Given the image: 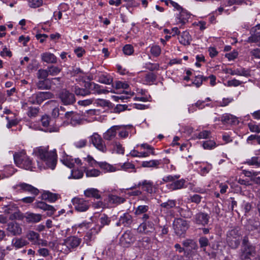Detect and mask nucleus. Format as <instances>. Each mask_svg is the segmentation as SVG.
<instances>
[{
  "label": "nucleus",
  "mask_w": 260,
  "mask_h": 260,
  "mask_svg": "<svg viewBox=\"0 0 260 260\" xmlns=\"http://www.w3.org/2000/svg\"><path fill=\"white\" fill-rule=\"evenodd\" d=\"M34 153L45 162L48 168L51 169L55 168L57 162V154L55 151H49L45 148L40 147L34 149Z\"/></svg>",
  "instance_id": "obj_1"
},
{
  "label": "nucleus",
  "mask_w": 260,
  "mask_h": 260,
  "mask_svg": "<svg viewBox=\"0 0 260 260\" xmlns=\"http://www.w3.org/2000/svg\"><path fill=\"white\" fill-rule=\"evenodd\" d=\"M176 203L175 200H169L167 202L161 203L160 206L167 209H170L176 206Z\"/></svg>",
  "instance_id": "obj_47"
},
{
  "label": "nucleus",
  "mask_w": 260,
  "mask_h": 260,
  "mask_svg": "<svg viewBox=\"0 0 260 260\" xmlns=\"http://www.w3.org/2000/svg\"><path fill=\"white\" fill-rule=\"evenodd\" d=\"M41 58L43 61L48 63H56L57 58L52 53L49 52L44 53L41 55Z\"/></svg>",
  "instance_id": "obj_22"
},
{
  "label": "nucleus",
  "mask_w": 260,
  "mask_h": 260,
  "mask_svg": "<svg viewBox=\"0 0 260 260\" xmlns=\"http://www.w3.org/2000/svg\"><path fill=\"white\" fill-rule=\"evenodd\" d=\"M24 218L28 222H38L41 220L42 216L39 214L27 213Z\"/></svg>",
  "instance_id": "obj_24"
},
{
  "label": "nucleus",
  "mask_w": 260,
  "mask_h": 260,
  "mask_svg": "<svg viewBox=\"0 0 260 260\" xmlns=\"http://www.w3.org/2000/svg\"><path fill=\"white\" fill-rule=\"evenodd\" d=\"M148 210V206L146 205L139 206L135 210V214L137 215L145 213Z\"/></svg>",
  "instance_id": "obj_50"
},
{
  "label": "nucleus",
  "mask_w": 260,
  "mask_h": 260,
  "mask_svg": "<svg viewBox=\"0 0 260 260\" xmlns=\"http://www.w3.org/2000/svg\"><path fill=\"white\" fill-rule=\"evenodd\" d=\"M54 98V94L50 91H40L33 94L29 97L28 102L32 104L40 105L44 101Z\"/></svg>",
  "instance_id": "obj_6"
},
{
  "label": "nucleus",
  "mask_w": 260,
  "mask_h": 260,
  "mask_svg": "<svg viewBox=\"0 0 260 260\" xmlns=\"http://www.w3.org/2000/svg\"><path fill=\"white\" fill-rule=\"evenodd\" d=\"M160 48L157 45L153 46L151 48V53L155 56H158L160 54Z\"/></svg>",
  "instance_id": "obj_60"
},
{
  "label": "nucleus",
  "mask_w": 260,
  "mask_h": 260,
  "mask_svg": "<svg viewBox=\"0 0 260 260\" xmlns=\"http://www.w3.org/2000/svg\"><path fill=\"white\" fill-rule=\"evenodd\" d=\"M199 242L200 247L203 248L205 250L204 248L209 244L208 239L206 237H202L199 239Z\"/></svg>",
  "instance_id": "obj_58"
},
{
  "label": "nucleus",
  "mask_w": 260,
  "mask_h": 260,
  "mask_svg": "<svg viewBox=\"0 0 260 260\" xmlns=\"http://www.w3.org/2000/svg\"><path fill=\"white\" fill-rule=\"evenodd\" d=\"M211 134V132L209 131H203L201 132H200L198 136H197V138L199 139H207L209 138V136Z\"/></svg>",
  "instance_id": "obj_62"
},
{
  "label": "nucleus",
  "mask_w": 260,
  "mask_h": 260,
  "mask_svg": "<svg viewBox=\"0 0 260 260\" xmlns=\"http://www.w3.org/2000/svg\"><path fill=\"white\" fill-rule=\"evenodd\" d=\"M205 102V101H204L199 100L196 103L194 104V105L192 104L188 108V110L189 113L193 112L194 111L196 110L194 109V107H196L199 109H203L205 107V106L204 105V103Z\"/></svg>",
  "instance_id": "obj_38"
},
{
  "label": "nucleus",
  "mask_w": 260,
  "mask_h": 260,
  "mask_svg": "<svg viewBox=\"0 0 260 260\" xmlns=\"http://www.w3.org/2000/svg\"><path fill=\"white\" fill-rule=\"evenodd\" d=\"M226 73H229L232 75H236L243 76H245V77H249L250 75L249 71L247 70H246L244 68H239V69H237L234 70L230 69L228 70V71L226 72Z\"/></svg>",
  "instance_id": "obj_17"
},
{
  "label": "nucleus",
  "mask_w": 260,
  "mask_h": 260,
  "mask_svg": "<svg viewBox=\"0 0 260 260\" xmlns=\"http://www.w3.org/2000/svg\"><path fill=\"white\" fill-rule=\"evenodd\" d=\"M186 250L191 251L197 249L198 246L196 242L192 239H186L182 243Z\"/></svg>",
  "instance_id": "obj_23"
},
{
  "label": "nucleus",
  "mask_w": 260,
  "mask_h": 260,
  "mask_svg": "<svg viewBox=\"0 0 260 260\" xmlns=\"http://www.w3.org/2000/svg\"><path fill=\"white\" fill-rule=\"evenodd\" d=\"M248 43H257L260 42V35L257 34H251L247 41Z\"/></svg>",
  "instance_id": "obj_48"
},
{
  "label": "nucleus",
  "mask_w": 260,
  "mask_h": 260,
  "mask_svg": "<svg viewBox=\"0 0 260 260\" xmlns=\"http://www.w3.org/2000/svg\"><path fill=\"white\" fill-rule=\"evenodd\" d=\"M75 208L80 212H84L88 209V203L83 199L74 198L72 200Z\"/></svg>",
  "instance_id": "obj_10"
},
{
  "label": "nucleus",
  "mask_w": 260,
  "mask_h": 260,
  "mask_svg": "<svg viewBox=\"0 0 260 260\" xmlns=\"http://www.w3.org/2000/svg\"><path fill=\"white\" fill-rule=\"evenodd\" d=\"M216 146V143L212 140H208L204 142L203 147L206 149H211Z\"/></svg>",
  "instance_id": "obj_49"
},
{
  "label": "nucleus",
  "mask_w": 260,
  "mask_h": 260,
  "mask_svg": "<svg viewBox=\"0 0 260 260\" xmlns=\"http://www.w3.org/2000/svg\"><path fill=\"white\" fill-rule=\"evenodd\" d=\"M84 195L87 198L98 199V190L95 188H89L84 191Z\"/></svg>",
  "instance_id": "obj_39"
},
{
  "label": "nucleus",
  "mask_w": 260,
  "mask_h": 260,
  "mask_svg": "<svg viewBox=\"0 0 260 260\" xmlns=\"http://www.w3.org/2000/svg\"><path fill=\"white\" fill-rule=\"evenodd\" d=\"M58 97L64 105H72L76 101L74 94L70 92L66 89L61 90L59 93Z\"/></svg>",
  "instance_id": "obj_7"
},
{
  "label": "nucleus",
  "mask_w": 260,
  "mask_h": 260,
  "mask_svg": "<svg viewBox=\"0 0 260 260\" xmlns=\"http://www.w3.org/2000/svg\"><path fill=\"white\" fill-rule=\"evenodd\" d=\"M136 241V237L130 230L126 231L120 238V244L125 247H129Z\"/></svg>",
  "instance_id": "obj_8"
},
{
  "label": "nucleus",
  "mask_w": 260,
  "mask_h": 260,
  "mask_svg": "<svg viewBox=\"0 0 260 260\" xmlns=\"http://www.w3.org/2000/svg\"><path fill=\"white\" fill-rule=\"evenodd\" d=\"M246 164L249 166H256L257 167L260 166V157L254 156L251 158L247 160Z\"/></svg>",
  "instance_id": "obj_44"
},
{
  "label": "nucleus",
  "mask_w": 260,
  "mask_h": 260,
  "mask_svg": "<svg viewBox=\"0 0 260 260\" xmlns=\"http://www.w3.org/2000/svg\"><path fill=\"white\" fill-rule=\"evenodd\" d=\"M7 231L13 236L20 235L22 233V229L16 222H10L7 224Z\"/></svg>",
  "instance_id": "obj_14"
},
{
  "label": "nucleus",
  "mask_w": 260,
  "mask_h": 260,
  "mask_svg": "<svg viewBox=\"0 0 260 260\" xmlns=\"http://www.w3.org/2000/svg\"><path fill=\"white\" fill-rule=\"evenodd\" d=\"M153 183L151 181L144 180L143 181L142 187L144 190L149 193L153 192Z\"/></svg>",
  "instance_id": "obj_32"
},
{
  "label": "nucleus",
  "mask_w": 260,
  "mask_h": 260,
  "mask_svg": "<svg viewBox=\"0 0 260 260\" xmlns=\"http://www.w3.org/2000/svg\"><path fill=\"white\" fill-rule=\"evenodd\" d=\"M202 197L199 194H194L190 197V200L192 203L199 204L201 202Z\"/></svg>",
  "instance_id": "obj_64"
},
{
  "label": "nucleus",
  "mask_w": 260,
  "mask_h": 260,
  "mask_svg": "<svg viewBox=\"0 0 260 260\" xmlns=\"http://www.w3.org/2000/svg\"><path fill=\"white\" fill-rule=\"evenodd\" d=\"M142 246L145 249H148L149 248V245L151 242V239L150 238L145 237L142 239L141 241Z\"/></svg>",
  "instance_id": "obj_59"
},
{
  "label": "nucleus",
  "mask_w": 260,
  "mask_h": 260,
  "mask_svg": "<svg viewBox=\"0 0 260 260\" xmlns=\"http://www.w3.org/2000/svg\"><path fill=\"white\" fill-rule=\"evenodd\" d=\"M17 187H19L20 188V190H22L23 191L29 192L35 196L38 195L39 193V190L38 189L29 184L25 183H20L18 184H17L15 188Z\"/></svg>",
  "instance_id": "obj_15"
},
{
  "label": "nucleus",
  "mask_w": 260,
  "mask_h": 260,
  "mask_svg": "<svg viewBox=\"0 0 260 260\" xmlns=\"http://www.w3.org/2000/svg\"><path fill=\"white\" fill-rule=\"evenodd\" d=\"M18 210V207L14 204H9L5 206V210L4 212L6 214H11V215L15 211Z\"/></svg>",
  "instance_id": "obj_46"
},
{
  "label": "nucleus",
  "mask_w": 260,
  "mask_h": 260,
  "mask_svg": "<svg viewBox=\"0 0 260 260\" xmlns=\"http://www.w3.org/2000/svg\"><path fill=\"white\" fill-rule=\"evenodd\" d=\"M74 91L77 95L85 96L90 94V91L87 88H81L77 86L74 87Z\"/></svg>",
  "instance_id": "obj_29"
},
{
  "label": "nucleus",
  "mask_w": 260,
  "mask_h": 260,
  "mask_svg": "<svg viewBox=\"0 0 260 260\" xmlns=\"http://www.w3.org/2000/svg\"><path fill=\"white\" fill-rule=\"evenodd\" d=\"M35 207L47 211L46 214L48 216H51L56 211V209L52 206L48 205L43 201H38L35 203Z\"/></svg>",
  "instance_id": "obj_13"
},
{
  "label": "nucleus",
  "mask_w": 260,
  "mask_h": 260,
  "mask_svg": "<svg viewBox=\"0 0 260 260\" xmlns=\"http://www.w3.org/2000/svg\"><path fill=\"white\" fill-rule=\"evenodd\" d=\"M39 234L34 231H30L27 235V238L29 240L36 242L39 238Z\"/></svg>",
  "instance_id": "obj_55"
},
{
  "label": "nucleus",
  "mask_w": 260,
  "mask_h": 260,
  "mask_svg": "<svg viewBox=\"0 0 260 260\" xmlns=\"http://www.w3.org/2000/svg\"><path fill=\"white\" fill-rule=\"evenodd\" d=\"M180 175H169L162 178L163 183H167L169 182H174L175 180L179 179Z\"/></svg>",
  "instance_id": "obj_52"
},
{
  "label": "nucleus",
  "mask_w": 260,
  "mask_h": 260,
  "mask_svg": "<svg viewBox=\"0 0 260 260\" xmlns=\"http://www.w3.org/2000/svg\"><path fill=\"white\" fill-rule=\"evenodd\" d=\"M81 242V239L75 237L71 236L64 240L62 245L67 247L68 250L71 251V248H75L78 247Z\"/></svg>",
  "instance_id": "obj_12"
},
{
  "label": "nucleus",
  "mask_w": 260,
  "mask_h": 260,
  "mask_svg": "<svg viewBox=\"0 0 260 260\" xmlns=\"http://www.w3.org/2000/svg\"><path fill=\"white\" fill-rule=\"evenodd\" d=\"M247 227L249 231L259 230L260 232V222L258 220L249 219L248 220Z\"/></svg>",
  "instance_id": "obj_27"
},
{
  "label": "nucleus",
  "mask_w": 260,
  "mask_h": 260,
  "mask_svg": "<svg viewBox=\"0 0 260 260\" xmlns=\"http://www.w3.org/2000/svg\"><path fill=\"white\" fill-rule=\"evenodd\" d=\"M25 217L18 210L15 211L9 217L10 220H22Z\"/></svg>",
  "instance_id": "obj_45"
},
{
  "label": "nucleus",
  "mask_w": 260,
  "mask_h": 260,
  "mask_svg": "<svg viewBox=\"0 0 260 260\" xmlns=\"http://www.w3.org/2000/svg\"><path fill=\"white\" fill-rule=\"evenodd\" d=\"M207 77H204L202 75H197L195 77V79L192 82V84H194L197 87H199L203 83V81H206L208 80Z\"/></svg>",
  "instance_id": "obj_36"
},
{
  "label": "nucleus",
  "mask_w": 260,
  "mask_h": 260,
  "mask_svg": "<svg viewBox=\"0 0 260 260\" xmlns=\"http://www.w3.org/2000/svg\"><path fill=\"white\" fill-rule=\"evenodd\" d=\"M100 199H101V200H104V201H107L108 202L117 205L123 203L125 201L124 198L112 194L105 197L104 199L103 197H101V196L99 194V200Z\"/></svg>",
  "instance_id": "obj_16"
},
{
  "label": "nucleus",
  "mask_w": 260,
  "mask_h": 260,
  "mask_svg": "<svg viewBox=\"0 0 260 260\" xmlns=\"http://www.w3.org/2000/svg\"><path fill=\"white\" fill-rule=\"evenodd\" d=\"M81 82L82 83L80 85L82 86V84H84V87L87 88L90 91V94L92 93V91H93V93H96L98 91L96 88V85L94 83L90 81H86L83 79Z\"/></svg>",
  "instance_id": "obj_28"
},
{
  "label": "nucleus",
  "mask_w": 260,
  "mask_h": 260,
  "mask_svg": "<svg viewBox=\"0 0 260 260\" xmlns=\"http://www.w3.org/2000/svg\"><path fill=\"white\" fill-rule=\"evenodd\" d=\"M160 164V160H151L150 161H145L142 162V166L143 167H154L157 168L158 166Z\"/></svg>",
  "instance_id": "obj_33"
},
{
  "label": "nucleus",
  "mask_w": 260,
  "mask_h": 260,
  "mask_svg": "<svg viewBox=\"0 0 260 260\" xmlns=\"http://www.w3.org/2000/svg\"><path fill=\"white\" fill-rule=\"evenodd\" d=\"M47 80H39L37 83L36 86L40 90H49L51 88V85H47L46 83Z\"/></svg>",
  "instance_id": "obj_42"
},
{
  "label": "nucleus",
  "mask_w": 260,
  "mask_h": 260,
  "mask_svg": "<svg viewBox=\"0 0 260 260\" xmlns=\"http://www.w3.org/2000/svg\"><path fill=\"white\" fill-rule=\"evenodd\" d=\"M210 216L207 213L200 212L194 215L193 222L199 225L205 226L209 222Z\"/></svg>",
  "instance_id": "obj_9"
},
{
  "label": "nucleus",
  "mask_w": 260,
  "mask_h": 260,
  "mask_svg": "<svg viewBox=\"0 0 260 260\" xmlns=\"http://www.w3.org/2000/svg\"><path fill=\"white\" fill-rule=\"evenodd\" d=\"M122 225L125 227H130L133 222V216L128 213H125L120 217Z\"/></svg>",
  "instance_id": "obj_21"
},
{
  "label": "nucleus",
  "mask_w": 260,
  "mask_h": 260,
  "mask_svg": "<svg viewBox=\"0 0 260 260\" xmlns=\"http://www.w3.org/2000/svg\"><path fill=\"white\" fill-rule=\"evenodd\" d=\"M100 224H99V231L105 226L109 225L111 221L110 217L105 214H100L99 216Z\"/></svg>",
  "instance_id": "obj_19"
},
{
  "label": "nucleus",
  "mask_w": 260,
  "mask_h": 260,
  "mask_svg": "<svg viewBox=\"0 0 260 260\" xmlns=\"http://www.w3.org/2000/svg\"><path fill=\"white\" fill-rule=\"evenodd\" d=\"M173 229L176 235L180 237H184L187 230L189 227L188 221L181 218L175 219Z\"/></svg>",
  "instance_id": "obj_4"
},
{
  "label": "nucleus",
  "mask_w": 260,
  "mask_h": 260,
  "mask_svg": "<svg viewBox=\"0 0 260 260\" xmlns=\"http://www.w3.org/2000/svg\"><path fill=\"white\" fill-rule=\"evenodd\" d=\"M113 82V78L111 76L102 72H99V82L105 84H110Z\"/></svg>",
  "instance_id": "obj_20"
},
{
  "label": "nucleus",
  "mask_w": 260,
  "mask_h": 260,
  "mask_svg": "<svg viewBox=\"0 0 260 260\" xmlns=\"http://www.w3.org/2000/svg\"><path fill=\"white\" fill-rule=\"evenodd\" d=\"M39 111V108H35L30 107L27 112V115L29 117H35L38 114Z\"/></svg>",
  "instance_id": "obj_53"
},
{
  "label": "nucleus",
  "mask_w": 260,
  "mask_h": 260,
  "mask_svg": "<svg viewBox=\"0 0 260 260\" xmlns=\"http://www.w3.org/2000/svg\"><path fill=\"white\" fill-rule=\"evenodd\" d=\"M157 76L152 72H149L145 76V81L147 84H151L156 80Z\"/></svg>",
  "instance_id": "obj_40"
},
{
  "label": "nucleus",
  "mask_w": 260,
  "mask_h": 260,
  "mask_svg": "<svg viewBox=\"0 0 260 260\" xmlns=\"http://www.w3.org/2000/svg\"><path fill=\"white\" fill-rule=\"evenodd\" d=\"M27 241L22 238H15L12 240L13 245L18 248L27 245Z\"/></svg>",
  "instance_id": "obj_30"
},
{
  "label": "nucleus",
  "mask_w": 260,
  "mask_h": 260,
  "mask_svg": "<svg viewBox=\"0 0 260 260\" xmlns=\"http://www.w3.org/2000/svg\"><path fill=\"white\" fill-rule=\"evenodd\" d=\"M221 121L227 123L233 124L237 121V118L232 115L225 114L222 116Z\"/></svg>",
  "instance_id": "obj_37"
},
{
  "label": "nucleus",
  "mask_w": 260,
  "mask_h": 260,
  "mask_svg": "<svg viewBox=\"0 0 260 260\" xmlns=\"http://www.w3.org/2000/svg\"><path fill=\"white\" fill-rule=\"evenodd\" d=\"M116 89H127L128 87V85L119 81H117L115 82V85H113Z\"/></svg>",
  "instance_id": "obj_57"
},
{
  "label": "nucleus",
  "mask_w": 260,
  "mask_h": 260,
  "mask_svg": "<svg viewBox=\"0 0 260 260\" xmlns=\"http://www.w3.org/2000/svg\"><path fill=\"white\" fill-rule=\"evenodd\" d=\"M178 39L179 42L183 45H189L191 40L190 35L187 31H183Z\"/></svg>",
  "instance_id": "obj_25"
},
{
  "label": "nucleus",
  "mask_w": 260,
  "mask_h": 260,
  "mask_svg": "<svg viewBox=\"0 0 260 260\" xmlns=\"http://www.w3.org/2000/svg\"><path fill=\"white\" fill-rule=\"evenodd\" d=\"M50 120V118L48 115L43 116L41 119L42 124L44 127H47L49 126Z\"/></svg>",
  "instance_id": "obj_61"
},
{
  "label": "nucleus",
  "mask_w": 260,
  "mask_h": 260,
  "mask_svg": "<svg viewBox=\"0 0 260 260\" xmlns=\"http://www.w3.org/2000/svg\"><path fill=\"white\" fill-rule=\"evenodd\" d=\"M123 51L125 55H131L134 52L133 47L129 44L126 45L123 48Z\"/></svg>",
  "instance_id": "obj_54"
},
{
  "label": "nucleus",
  "mask_w": 260,
  "mask_h": 260,
  "mask_svg": "<svg viewBox=\"0 0 260 260\" xmlns=\"http://www.w3.org/2000/svg\"><path fill=\"white\" fill-rule=\"evenodd\" d=\"M47 70L49 75L56 76L60 72L61 69L58 67L51 66L47 68Z\"/></svg>",
  "instance_id": "obj_43"
},
{
  "label": "nucleus",
  "mask_w": 260,
  "mask_h": 260,
  "mask_svg": "<svg viewBox=\"0 0 260 260\" xmlns=\"http://www.w3.org/2000/svg\"><path fill=\"white\" fill-rule=\"evenodd\" d=\"M15 164L19 167L26 170H32V164L31 160L25 155L23 152L15 153L14 155Z\"/></svg>",
  "instance_id": "obj_5"
},
{
  "label": "nucleus",
  "mask_w": 260,
  "mask_h": 260,
  "mask_svg": "<svg viewBox=\"0 0 260 260\" xmlns=\"http://www.w3.org/2000/svg\"><path fill=\"white\" fill-rule=\"evenodd\" d=\"M180 11H181L178 16V18L179 19V22L184 24L186 23V22L187 21V19L189 18V15L185 10H183V9H181Z\"/></svg>",
  "instance_id": "obj_31"
},
{
  "label": "nucleus",
  "mask_w": 260,
  "mask_h": 260,
  "mask_svg": "<svg viewBox=\"0 0 260 260\" xmlns=\"http://www.w3.org/2000/svg\"><path fill=\"white\" fill-rule=\"evenodd\" d=\"M119 128V126H113L109 129L106 135L105 136V138L107 139H111L112 137L115 136L116 134V131Z\"/></svg>",
  "instance_id": "obj_34"
},
{
  "label": "nucleus",
  "mask_w": 260,
  "mask_h": 260,
  "mask_svg": "<svg viewBox=\"0 0 260 260\" xmlns=\"http://www.w3.org/2000/svg\"><path fill=\"white\" fill-rule=\"evenodd\" d=\"M49 76L47 69H40L37 73V77L40 80H48L47 77Z\"/></svg>",
  "instance_id": "obj_41"
},
{
  "label": "nucleus",
  "mask_w": 260,
  "mask_h": 260,
  "mask_svg": "<svg viewBox=\"0 0 260 260\" xmlns=\"http://www.w3.org/2000/svg\"><path fill=\"white\" fill-rule=\"evenodd\" d=\"M242 244L239 251V257L241 260H251V257L256 255L255 246L251 244L248 236L242 238Z\"/></svg>",
  "instance_id": "obj_2"
},
{
  "label": "nucleus",
  "mask_w": 260,
  "mask_h": 260,
  "mask_svg": "<svg viewBox=\"0 0 260 260\" xmlns=\"http://www.w3.org/2000/svg\"><path fill=\"white\" fill-rule=\"evenodd\" d=\"M58 194L53 193L49 191H44L42 194L41 199L50 202H54L58 199Z\"/></svg>",
  "instance_id": "obj_18"
},
{
  "label": "nucleus",
  "mask_w": 260,
  "mask_h": 260,
  "mask_svg": "<svg viewBox=\"0 0 260 260\" xmlns=\"http://www.w3.org/2000/svg\"><path fill=\"white\" fill-rule=\"evenodd\" d=\"M29 6L31 8H37L43 4L42 0H29Z\"/></svg>",
  "instance_id": "obj_51"
},
{
  "label": "nucleus",
  "mask_w": 260,
  "mask_h": 260,
  "mask_svg": "<svg viewBox=\"0 0 260 260\" xmlns=\"http://www.w3.org/2000/svg\"><path fill=\"white\" fill-rule=\"evenodd\" d=\"M185 181L184 179L175 180L174 182L167 185V187L172 190H177L183 188Z\"/></svg>",
  "instance_id": "obj_26"
},
{
  "label": "nucleus",
  "mask_w": 260,
  "mask_h": 260,
  "mask_svg": "<svg viewBox=\"0 0 260 260\" xmlns=\"http://www.w3.org/2000/svg\"><path fill=\"white\" fill-rule=\"evenodd\" d=\"M241 228L235 226L226 234V241L228 245L232 249H237L240 245L242 238Z\"/></svg>",
  "instance_id": "obj_3"
},
{
  "label": "nucleus",
  "mask_w": 260,
  "mask_h": 260,
  "mask_svg": "<svg viewBox=\"0 0 260 260\" xmlns=\"http://www.w3.org/2000/svg\"><path fill=\"white\" fill-rule=\"evenodd\" d=\"M99 166L105 172H115L116 170L114 167L106 162H99Z\"/></svg>",
  "instance_id": "obj_35"
},
{
  "label": "nucleus",
  "mask_w": 260,
  "mask_h": 260,
  "mask_svg": "<svg viewBox=\"0 0 260 260\" xmlns=\"http://www.w3.org/2000/svg\"><path fill=\"white\" fill-rule=\"evenodd\" d=\"M137 230L139 233L148 234L154 231V224L152 221H144L139 226Z\"/></svg>",
  "instance_id": "obj_11"
},
{
  "label": "nucleus",
  "mask_w": 260,
  "mask_h": 260,
  "mask_svg": "<svg viewBox=\"0 0 260 260\" xmlns=\"http://www.w3.org/2000/svg\"><path fill=\"white\" fill-rule=\"evenodd\" d=\"M227 83L229 86H238L241 85L242 82L239 80L234 79L233 80L228 81Z\"/></svg>",
  "instance_id": "obj_63"
},
{
  "label": "nucleus",
  "mask_w": 260,
  "mask_h": 260,
  "mask_svg": "<svg viewBox=\"0 0 260 260\" xmlns=\"http://www.w3.org/2000/svg\"><path fill=\"white\" fill-rule=\"evenodd\" d=\"M121 169L125 171H126L129 169H132L134 170V172H136L135 165L129 162H126L122 164L121 166Z\"/></svg>",
  "instance_id": "obj_56"
}]
</instances>
